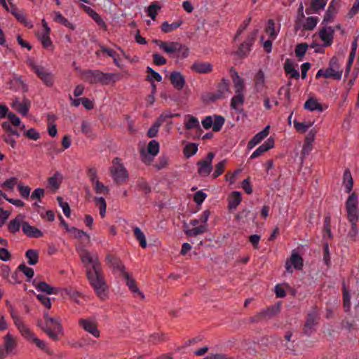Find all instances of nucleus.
<instances>
[{
	"label": "nucleus",
	"instance_id": "obj_1",
	"mask_svg": "<svg viewBox=\"0 0 359 359\" xmlns=\"http://www.w3.org/2000/svg\"><path fill=\"white\" fill-rule=\"evenodd\" d=\"M79 256L87 267V277L98 298L104 301L108 298V285L104 280L100 263L97 255H91L86 250H81Z\"/></svg>",
	"mask_w": 359,
	"mask_h": 359
},
{
	"label": "nucleus",
	"instance_id": "obj_2",
	"mask_svg": "<svg viewBox=\"0 0 359 359\" xmlns=\"http://www.w3.org/2000/svg\"><path fill=\"white\" fill-rule=\"evenodd\" d=\"M11 316L14 321L15 326L20 332L21 335L28 341L34 344L38 348L43 351L48 355L52 354V351L50 349L47 344L36 337L35 334L24 324L21 318L13 311V307L10 306Z\"/></svg>",
	"mask_w": 359,
	"mask_h": 359
},
{
	"label": "nucleus",
	"instance_id": "obj_3",
	"mask_svg": "<svg viewBox=\"0 0 359 359\" xmlns=\"http://www.w3.org/2000/svg\"><path fill=\"white\" fill-rule=\"evenodd\" d=\"M81 79L90 84L100 83L102 86L114 83L118 79L114 73H104L98 69H86L81 73Z\"/></svg>",
	"mask_w": 359,
	"mask_h": 359
},
{
	"label": "nucleus",
	"instance_id": "obj_4",
	"mask_svg": "<svg viewBox=\"0 0 359 359\" xmlns=\"http://www.w3.org/2000/svg\"><path fill=\"white\" fill-rule=\"evenodd\" d=\"M231 76L233 83L235 95L231 98V107L232 109L239 111L241 109L245 100V84L244 80L234 69L231 70Z\"/></svg>",
	"mask_w": 359,
	"mask_h": 359
},
{
	"label": "nucleus",
	"instance_id": "obj_5",
	"mask_svg": "<svg viewBox=\"0 0 359 359\" xmlns=\"http://www.w3.org/2000/svg\"><path fill=\"white\" fill-rule=\"evenodd\" d=\"M161 50L164 51L169 55L175 54L176 57L180 59H184L189 56V48L179 42L176 41H164L161 40L155 39L153 41Z\"/></svg>",
	"mask_w": 359,
	"mask_h": 359
},
{
	"label": "nucleus",
	"instance_id": "obj_6",
	"mask_svg": "<svg viewBox=\"0 0 359 359\" xmlns=\"http://www.w3.org/2000/svg\"><path fill=\"white\" fill-rule=\"evenodd\" d=\"M43 331L53 341H58L63 336V327L57 318L50 317L44 313V323L41 325Z\"/></svg>",
	"mask_w": 359,
	"mask_h": 359
},
{
	"label": "nucleus",
	"instance_id": "obj_7",
	"mask_svg": "<svg viewBox=\"0 0 359 359\" xmlns=\"http://www.w3.org/2000/svg\"><path fill=\"white\" fill-rule=\"evenodd\" d=\"M343 70L340 69L339 59L337 56H333L330 62L329 66L326 69H320L316 76V79L324 77L325 79H332L340 80L341 79Z\"/></svg>",
	"mask_w": 359,
	"mask_h": 359
},
{
	"label": "nucleus",
	"instance_id": "obj_8",
	"mask_svg": "<svg viewBox=\"0 0 359 359\" xmlns=\"http://www.w3.org/2000/svg\"><path fill=\"white\" fill-rule=\"evenodd\" d=\"M109 172L116 184H126L128 181V172L124 167L120 158L116 157L113 159L112 165L109 168Z\"/></svg>",
	"mask_w": 359,
	"mask_h": 359
},
{
	"label": "nucleus",
	"instance_id": "obj_9",
	"mask_svg": "<svg viewBox=\"0 0 359 359\" xmlns=\"http://www.w3.org/2000/svg\"><path fill=\"white\" fill-rule=\"evenodd\" d=\"M27 66L33 71L41 81L48 87H52L54 84V76L46 71L44 67L36 63L33 58H29L26 62Z\"/></svg>",
	"mask_w": 359,
	"mask_h": 359
},
{
	"label": "nucleus",
	"instance_id": "obj_10",
	"mask_svg": "<svg viewBox=\"0 0 359 359\" xmlns=\"http://www.w3.org/2000/svg\"><path fill=\"white\" fill-rule=\"evenodd\" d=\"M8 118L9 121H4L1 124L2 129L6 133L8 136L19 137L20 133L18 128L20 130H24L25 126L22 123L20 119L13 112L8 114Z\"/></svg>",
	"mask_w": 359,
	"mask_h": 359
},
{
	"label": "nucleus",
	"instance_id": "obj_11",
	"mask_svg": "<svg viewBox=\"0 0 359 359\" xmlns=\"http://www.w3.org/2000/svg\"><path fill=\"white\" fill-rule=\"evenodd\" d=\"M13 0H0V4L3 8L10 12L16 20L23 25L25 27L31 29L33 27V24L31 20H28L24 13L20 11L15 5L12 3Z\"/></svg>",
	"mask_w": 359,
	"mask_h": 359
},
{
	"label": "nucleus",
	"instance_id": "obj_12",
	"mask_svg": "<svg viewBox=\"0 0 359 359\" xmlns=\"http://www.w3.org/2000/svg\"><path fill=\"white\" fill-rule=\"evenodd\" d=\"M347 219H359L358 195L352 192L345 202Z\"/></svg>",
	"mask_w": 359,
	"mask_h": 359
},
{
	"label": "nucleus",
	"instance_id": "obj_13",
	"mask_svg": "<svg viewBox=\"0 0 359 359\" xmlns=\"http://www.w3.org/2000/svg\"><path fill=\"white\" fill-rule=\"evenodd\" d=\"M210 215L209 210H204L199 217V221L201 223L198 226L184 230V233L188 236H196L203 234L208 231L207 222Z\"/></svg>",
	"mask_w": 359,
	"mask_h": 359
},
{
	"label": "nucleus",
	"instance_id": "obj_14",
	"mask_svg": "<svg viewBox=\"0 0 359 359\" xmlns=\"http://www.w3.org/2000/svg\"><path fill=\"white\" fill-rule=\"evenodd\" d=\"M320 319L319 309L315 306L308 313L303 327V332L306 335H311L315 330V326L318 324Z\"/></svg>",
	"mask_w": 359,
	"mask_h": 359
},
{
	"label": "nucleus",
	"instance_id": "obj_15",
	"mask_svg": "<svg viewBox=\"0 0 359 359\" xmlns=\"http://www.w3.org/2000/svg\"><path fill=\"white\" fill-rule=\"evenodd\" d=\"M215 156L213 152H209L204 158L197 162L198 173L201 177H208L211 173Z\"/></svg>",
	"mask_w": 359,
	"mask_h": 359
},
{
	"label": "nucleus",
	"instance_id": "obj_16",
	"mask_svg": "<svg viewBox=\"0 0 359 359\" xmlns=\"http://www.w3.org/2000/svg\"><path fill=\"white\" fill-rule=\"evenodd\" d=\"M78 325L94 337L99 338L100 337V330L98 329V323L95 319L80 318L78 320Z\"/></svg>",
	"mask_w": 359,
	"mask_h": 359
},
{
	"label": "nucleus",
	"instance_id": "obj_17",
	"mask_svg": "<svg viewBox=\"0 0 359 359\" xmlns=\"http://www.w3.org/2000/svg\"><path fill=\"white\" fill-rule=\"evenodd\" d=\"M159 152V143L156 140H151L147 146V152L144 150L141 151L140 156L142 161L147 164H149L153 158L156 156Z\"/></svg>",
	"mask_w": 359,
	"mask_h": 359
},
{
	"label": "nucleus",
	"instance_id": "obj_18",
	"mask_svg": "<svg viewBox=\"0 0 359 359\" xmlns=\"http://www.w3.org/2000/svg\"><path fill=\"white\" fill-rule=\"evenodd\" d=\"M335 30L331 26H323L318 32V36L323 43V46L330 47L333 43Z\"/></svg>",
	"mask_w": 359,
	"mask_h": 359
},
{
	"label": "nucleus",
	"instance_id": "obj_19",
	"mask_svg": "<svg viewBox=\"0 0 359 359\" xmlns=\"http://www.w3.org/2000/svg\"><path fill=\"white\" fill-rule=\"evenodd\" d=\"M257 30H254L249 34L245 40L238 47L236 54L241 57L247 56L250 50L251 46L254 43L255 38L257 36Z\"/></svg>",
	"mask_w": 359,
	"mask_h": 359
},
{
	"label": "nucleus",
	"instance_id": "obj_20",
	"mask_svg": "<svg viewBox=\"0 0 359 359\" xmlns=\"http://www.w3.org/2000/svg\"><path fill=\"white\" fill-rule=\"evenodd\" d=\"M17 346L16 338L10 334L4 337V346L0 348V359H3L12 353Z\"/></svg>",
	"mask_w": 359,
	"mask_h": 359
},
{
	"label": "nucleus",
	"instance_id": "obj_21",
	"mask_svg": "<svg viewBox=\"0 0 359 359\" xmlns=\"http://www.w3.org/2000/svg\"><path fill=\"white\" fill-rule=\"evenodd\" d=\"M303 259L295 250L292 251L291 256L285 262V269L288 273H292V266L297 270H301L303 267Z\"/></svg>",
	"mask_w": 359,
	"mask_h": 359
},
{
	"label": "nucleus",
	"instance_id": "obj_22",
	"mask_svg": "<svg viewBox=\"0 0 359 359\" xmlns=\"http://www.w3.org/2000/svg\"><path fill=\"white\" fill-rule=\"evenodd\" d=\"M122 276L125 278L126 283L128 287L129 290L133 293V297L135 298H139L140 300H144L145 296L137 287L135 280L127 271L124 272Z\"/></svg>",
	"mask_w": 359,
	"mask_h": 359
},
{
	"label": "nucleus",
	"instance_id": "obj_23",
	"mask_svg": "<svg viewBox=\"0 0 359 359\" xmlns=\"http://www.w3.org/2000/svg\"><path fill=\"white\" fill-rule=\"evenodd\" d=\"M277 312L278 309L274 306H269L251 316L249 320L251 323H257L262 320L271 318L277 313Z\"/></svg>",
	"mask_w": 359,
	"mask_h": 359
},
{
	"label": "nucleus",
	"instance_id": "obj_24",
	"mask_svg": "<svg viewBox=\"0 0 359 359\" xmlns=\"http://www.w3.org/2000/svg\"><path fill=\"white\" fill-rule=\"evenodd\" d=\"M107 264L114 271H119L121 275L126 272L125 266L121 259L113 255H108L106 257Z\"/></svg>",
	"mask_w": 359,
	"mask_h": 359
},
{
	"label": "nucleus",
	"instance_id": "obj_25",
	"mask_svg": "<svg viewBox=\"0 0 359 359\" xmlns=\"http://www.w3.org/2000/svg\"><path fill=\"white\" fill-rule=\"evenodd\" d=\"M270 126H267L261 132L256 134L248 143V149L249 150L254 148L257 144H259L269 134Z\"/></svg>",
	"mask_w": 359,
	"mask_h": 359
},
{
	"label": "nucleus",
	"instance_id": "obj_26",
	"mask_svg": "<svg viewBox=\"0 0 359 359\" xmlns=\"http://www.w3.org/2000/svg\"><path fill=\"white\" fill-rule=\"evenodd\" d=\"M170 81L174 88L177 90H182L185 85L184 76L178 72H172L170 73Z\"/></svg>",
	"mask_w": 359,
	"mask_h": 359
},
{
	"label": "nucleus",
	"instance_id": "obj_27",
	"mask_svg": "<svg viewBox=\"0 0 359 359\" xmlns=\"http://www.w3.org/2000/svg\"><path fill=\"white\" fill-rule=\"evenodd\" d=\"M32 285L38 291L45 292L48 294H57L59 291L57 288L50 286L44 281L34 280Z\"/></svg>",
	"mask_w": 359,
	"mask_h": 359
},
{
	"label": "nucleus",
	"instance_id": "obj_28",
	"mask_svg": "<svg viewBox=\"0 0 359 359\" xmlns=\"http://www.w3.org/2000/svg\"><path fill=\"white\" fill-rule=\"evenodd\" d=\"M274 139L271 137L267 139V140L260 145L250 156V158L253 159L261 156L264 152H266L269 149L274 147Z\"/></svg>",
	"mask_w": 359,
	"mask_h": 359
},
{
	"label": "nucleus",
	"instance_id": "obj_29",
	"mask_svg": "<svg viewBox=\"0 0 359 359\" xmlns=\"http://www.w3.org/2000/svg\"><path fill=\"white\" fill-rule=\"evenodd\" d=\"M297 66V65L294 64L290 59L285 60L283 67L284 71L290 79H299L300 74L298 69H296Z\"/></svg>",
	"mask_w": 359,
	"mask_h": 359
},
{
	"label": "nucleus",
	"instance_id": "obj_30",
	"mask_svg": "<svg viewBox=\"0 0 359 359\" xmlns=\"http://www.w3.org/2000/svg\"><path fill=\"white\" fill-rule=\"evenodd\" d=\"M229 92V81L223 78L217 86V92L214 95L215 99H221L225 97V95Z\"/></svg>",
	"mask_w": 359,
	"mask_h": 359
},
{
	"label": "nucleus",
	"instance_id": "obj_31",
	"mask_svg": "<svg viewBox=\"0 0 359 359\" xmlns=\"http://www.w3.org/2000/svg\"><path fill=\"white\" fill-rule=\"evenodd\" d=\"M11 107L19 114L26 116L30 107V103L27 100H23L22 102L15 100L13 102Z\"/></svg>",
	"mask_w": 359,
	"mask_h": 359
},
{
	"label": "nucleus",
	"instance_id": "obj_32",
	"mask_svg": "<svg viewBox=\"0 0 359 359\" xmlns=\"http://www.w3.org/2000/svg\"><path fill=\"white\" fill-rule=\"evenodd\" d=\"M63 177L60 172H55L52 177L48 178V187L53 191H56L60 187Z\"/></svg>",
	"mask_w": 359,
	"mask_h": 359
},
{
	"label": "nucleus",
	"instance_id": "obj_33",
	"mask_svg": "<svg viewBox=\"0 0 359 359\" xmlns=\"http://www.w3.org/2000/svg\"><path fill=\"white\" fill-rule=\"evenodd\" d=\"M24 222V216L21 214L17 215L8 224V231L11 233H15L20 231L21 226L22 227V224Z\"/></svg>",
	"mask_w": 359,
	"mask_h": 359
},
{
	"label": "nucleus",
	"instance_id": "obj_34",
	"mask_svg": "<svg viewBox=\"0 0 359 359\" xmlns=\"http://www.w3.org/2000/svg\"><path fill=\"white\" fill-rule=\"evenodd\" d=\"M22 231L30 238H41L43 236V233L39 229L34 226H31L26 222L22 224Z\"/></svg>",
	"mask_w": 359,
	"mask_h": 359
},
{
	"label": "nucleus",
	"instance_id": "obj_35",
	"mask_svg": "<svg viewBox=\"0 0 359 359\" xmlns=\"http://www.w3.org/2000/svg\"><path fill=\"white\" fill-rule=\"evenodd\" d=\"M191 70L199 74H207L212 71V66L209 62H196L191 67Z\"/></svg>",
	"mask_w": 359,
	"mask_h": 359
},
{
	"label": "nucleus",
	"instance_id": "obj_36",
	"mask_svg": "<svg viewBox=\"0 0 359 359\" xmlns=\"http://www.w3.org/2000/svg\"><path fill=\"white\" fill-rule=\"evenodd\" d=\"M310 1V6L306 8V13L307 15L313 13H318L320 10H323L326 6V1L325 0H309Z\"/></svg>",
	"mask_w": 359,
	"mask_h": 359
},
{
	"label": "nucleus",
	"instance_id": "obj_37",
	"mask_svg": "<svg viewBox=\"0 0 359 359\" xmlns=\"http://www.w3.org/2000/svg\"><path fill=\"white\" fill-rule=\"evenodd\" d=\"M316 132L311 130L306 136L304 143L302 147V153L304 156L309 154L312 150V143L315 140Z\"/></svg>",
	"mask_w": 359,
	"mask_h": 359
},
{
	"label": "nucleus",
	"instance_id": "obj_38",
	"mask_svg": "<svg viewBox=\"0 0 359 359\" xmlns=\"http://www.w3.org/2000/svg\"><path fill=\"white\" fill-rule=\"evenodd\" d=\"M304 20L303 22L299 21L300 27L306 31L313 30L317 25L318 22V18L315 16L308 17L302 18Z\"/></svg>",
	"mask_w": 359,
	"mask_h": 359
},
{
	"label": "nucleus",
	"instance_id": "obj_39",
	"mask_svg": "<svg viewBox=\"0 0 359 359\" xmlns=\"http://www.w3.org/2000/svg\"><path fill=\"white\" fill-rule=\"evenodd\" d=\"M255 88L257 92H262L266 88L265 75L262 69H259L254 78Z\"/></svg>",
	"mask_w": 359,
	"mask_h": 359
},
{
	"label": "nucleus",
	"instance_id": "obj_40",
	"mask_svg": "<svg viewBox=\"0 0 359 359\" xmlns=\"http://www.w3.org/2000/svg\"><path fill=\"white\" fill-rule=\"evenodd\" d=\"M183 23V20L179 19L172 23H169L167 21L163 22L161 25V30L163 33L167 34L172 32L179 28Z\"/></svg>",
	"mask_w": 359,
	"mask_h": 359
},
{
	"label": "nucleus",
	"instance_id": "obj_41",
	"mask_svg": "<svg viewBox=\"0 0 359 359\" xmlns=\"http://www.w3.org/2000/svg\"><path fill=\"white\" fill-rule=\"evenodd\" d=\"M50 30H42V32L38 34V38L41 41L43 47L46 49L53 48V42L50 38Z\"/></svg>",
	"mask_w": 359,
	"mask_h": 359
},
{
	"label": "nucleus",
	"instance_id": "obj_42",
	"mask_svg": "<svg viewBox=\"0 0 359 359\" xmlns=\"http://www.w3.org/2000/svg\"><path fill=\"white\" fill-rule=\"evenodd\" d=\"M241 193L239 191H233L228 197V208L230 210L236 209L241 203Z\"/></svg>",
	"mask_w": 359,
	"mask_h": 359
},
{
	"label": "nucleus",
	"instance_id": "obj_43",
	"mask_svg": "<svg viewBox=\"0 0 359 359\" xmlns=\"http://www.w3.org/2000/svg\"><path fill=\"white\" fill-rule=\"evenodd\" d=\"M162 6L157 1H154L147 7L146 12L147 15L149 16L153 20H156L158 12L161 11Z\"/></svg>",
	"mask_w": 359,
	"mask_h": 359
},
{
	"label": "nucleus",
	"instance_id": "obj_44",
	"mask_svg": "<svg viewBox=\"0 0 359 359\" xmlns=\"http://www.w3.org/2000/svg\"><path fill=\"white\" fill-rule=\"evenodd\" d=\"M52 15L55 22L60 23L72 30L75 29V26L65 18L59 11H54Z\"/></svg>",
	"mask_w": 359,
	"mask_h": 359
},
{
	"label": "nucleus",
	"instance_id": "obj_45",
	"mask_svg": "<svg viewBox=\"0 0 359 359\" xmlns=\"http://www.w3.org/2000/svg\"><path fill=\"white\" fill-rule=\"evenodd\" d=\"M343 185L346 193H351L353 187V180L348 169H346L343 175Z\"/></svg>",
	"mask_w": 359,
	"mask_h": 359
},
{
	"label": "nucleus",
	"instance_id": "obj_46",
	"mask_svg": "<svg viewBox=\"0 0 359 359\" xmlns=\"http://www.w3.org/2000/svg\"><path fill=\"white\" fill-rule=\"evenodd\" d=\"M184 128L187 130H191L200 128V124L198 118L190 114H187L184 116Z\"/></svg>",
	"mask_w": 359,
	"mask_h": 359
},
{
	"label": "nucleus",
	"instance_id": "obj_47",
	"mask_svg": "<svg viewBox=\"0 0 359 359\" xmlns=\"http://www.w3.org/2000/svg\"><path fill=\"white\" fill-rule=\"evenodd\" d=\"M93 188L97 194L107 195L109 192L108 187L105 186L99 180L92 183Z\"/></svg>",
	"mask_w": 359,
	"mask_h": 359
},
{
	"label": "nucleus",
	"instance_id": "obj_48",
	"mask_svg": "<svg viewBox=\"0 0 359 359\" xmlns=\"http://www.w3.org/2000/svg\"><path fill=\"white\" fill-rule=\"evenodd\" d=\"M133 233L135 238L139 241L140 245L142 248H146L147 246V240L144 233L142 231V230L135 226L133 229Z\"/></svg>",
	"mask_w": 359,
	"mask_h": 359
},
{
	"label": "nucleus",
	"instance_id": "obj_49",
	"mask_svg": "<svg viewBox=\"0 0 359 359\" xmlns=\"http://www.w3.org/2000/svg\"><path fill=\"white\" fill-rule=\"evenodd\" d=\"M304 108L311 111L315 110L320 111H323L321 104L316 99L313 98H309L304 103Z\"/></svg>",
	"mask_w": 359,
	"mask_h": 359
},
{
	"label": "nucleus",
	"instance_id": "obj_50",
	"mask_svg": "<svg viewBox=\"0 0 359 359\" xmlns=\"http://www.w3.org/2000/svg\"><path fill=\"white\" fill-rule=\"evenodd\" d=\"M25 257L30 265H35L39 262V252L36 250H27L25 252Z\"/></svg>",
	"mask_w": 359,
	"mask_h": 359
},
{
	"label": "nucleus",
	"instance_id": "obj_51",
	"mask_svg": "<svg viewBox=\"0 0 359 359\" xmlns=\"http://www.w3.org/2000/svg\"><path fill=\"white\" fill-rule=\"evenodd\" d=\"M64 293L67 295L72 301L76 302L77 304L80 303V299L83 298V295L81 292L73 290L72 288H65L63 289Z\"/></svg>",
	"mask_w": 359,
	"mask_h": 359
},
{
	"label": "nucleus",
	"instance_id": "obj_52",
	"mask_svg": "<svg viewBox=\"0 0 359 359\" xmlns=\"http://www.w3.org/2000/svg\"><path fill=\"white\" fill-rule=\"evenodd\" d=\"M95 205L99 208L100 215L102 218H104L106 215L107 203L104 198L95 197L94 198Z\"/></svg>",
	"mask_w": 359,
	"mask_h": 359
},
{
	"label": "nucleus",
	"instance_id": "obj_53",
	"mask_svg": "<svg viewBox=\"0 0 359 359\" xmlns=\"http://www.w3.org/2000/svg\"><path fill=\"white\" fill-rule=\"evenodd\" d=\"M226 165V159L222 160V161H219V163H217L215 165V170L212 175V177L213 179H216L219 176H220L224 172Z\"/></svg>",
	"mask_w": 359,
	"mask_h": 359
},
{
	"label": "nucleus",
	"instance_id": "obj_54",
	"mask_svg": "<svg viewBox=\"0 0 359 359\" xmlns=\"http://www.w3.org/2000/svg\"><path fill=\"white\" fill-rule=\"evenodd\" d=\"M69 234L71 237L74 238L81 239L84 237L87 241H89L90 239L89 236L86 232L74 226L71 228V231Z\"/></svg>",
	"mask_w": 359,
	"mask_h": 359
},
{
	"label": "nucleus",
	"instance_id": "obj_55",
	"mask_svg": "<svg viewBox=\"0 0 359 359\" xmlns=\"http://www.w3.org/2000/svg\"><path fill=\"white\" fill-rule=\"evenodd\" d=\"M323 238L328 239L332 238V234L331 232V219L330 217H326L324 220Z\"/></svg>",
	"mask_w": 359,
	"mask_h": 359
},
{
	"label": "nucleus",
	"instance_id": "obj_56",
	"mask_svg": "<svg viewBox=\"0 0 359 359\" xmlns=\"http://www.w3.org/2000/svg\"><path fill=\"white\" fill-rule=\"evenodd\" d=\"M198 151V144L196 143H189L187 144L183 150L184 155L187 158H190L194 156Z\"/></svg>",
	"mask_w": 359,
	"mask_h": 359
},
{
	"label": "nucleus",
	"instance_id": "obj_57",
	"mask_svg": "<svg viewBox=\"0 0 359 359\" xmlns=\"http://www.w3.org/2000/svg\"><path fill=\"white\" fill-rule=\"evenodd\" d=\"M343 306L346 312L351 309V297L350 294L345 286L342 289Z\"/></svg>",
	"mask_w": 359,
	"mask_h": 359
},
{
	"label": "nucleus",
	"instance_id": "obj_58",
	"mask_svg": "<svg viewBox=\"0 0 359 359\" xmlns=\"http://www.w3.org/2000/svg\"><path fill=\"white\" fill-rule=\"evenodd\" d=\"M224 121V118L222 116L215 115L213 116L212 130L214 132L219 131L222 129Z\"/></svg>",
	"mask_w": 359,
	"mask_h": 359
},
{
	"label": "nucleus",
	"instance_id": "obj_59",
	"mask_svg": "<svg viewBox=\"0 0 359 359\" xmlns=\"http://www.w3.org/2000/svg\"><path fill=\"white\" fill-rule=\"evenodd\" d=\"M308 44L305 43H299L297 45L294 52L296 56L298 57L299 60H302V59L305 55L307 49H308Z\"/></svg>",
	"mask_w": 359,
	"mask_h": 359
},
{
	"label": "nucleus",
	"instance_id": "obj_60",
	"mask_svg": "<svg viewBox=\"0 0 359 359\" xmlns=\"http://www.w3.org/2000/svg\"><path fill=\"white\" fill-rule=\"evenodd\" d=\"M266 33L269 35V38L274 40L276 37L277 33L275 30V23L271 19L267 22V27L265 29Z\"/></svg>",
	"mask_w": 359,
	"mask_h": 359
},
{
	"label": "nucleus",
	"instance_id": "obj_61",
	"mask_svg": "<svg viewBox=\"0 0 359 359\" xmlns=\"http://www.w3.org/2000/svg\"><path fill=\"white\" fill-rule=\"evenodd\" d=\"M147 72L148 73L147 80L150 82L152 83L154 81L160 82L162 81V76L158 72L154 71L151 67H147Z\"/></svg>",
	"mask_w": 359,
	"mask_h": 359
},
{
	"label": "nucleus",
	"instance_id": "obj_62",
	"mask_svg": "<svg viewBox=\"0 0 359 359\" xmlns=\"http://www.w3.org/2000/svg\"><path fill=\"white\" fill-rule=\"evenodd\" d=\"M313 123L309 122L306 123H300L297 121H294V127L297 130V132L301 133H304L311 126Z\"/></svg>",
	"mask_w": 359,
	"mask_h": 359
},
{
	"label": "nucleus",
	"instance_id": "obj_63",
	"mask_svg": "<svg viewBox=\"0 0 359 359\" xmlns=\"http://www.w3.org/2000/svg\"><path fill=\"white\" fill-rule=\"evenodd\" d=\"M18 269L20 271L23 273L28 279L33 278L34 272L32 268L26 266L25 264H21Z\"/></svg>",
	"mask_w": 359,
	"mask_h": 359
},
{
	"label": "nucleus",
	"instance_id": "obj_64",
	"mask_svg": "<svg viewBox=\"0 0 359 359\" xmlns=\"http://www.w3.org/2000/svg\"><path fill=\"white\" fill-rule=\"evenodd\" d=\"M175 116H180L179 114H172L170 111H164L163 112L159 117L156 120V122L159 123L162 125L164 122L167 121L168 118H172Z\"/></svg>",
	"mask_w": 359,
	"mask_h": 359
}]
</instances>
